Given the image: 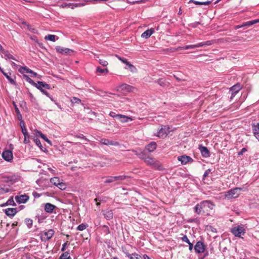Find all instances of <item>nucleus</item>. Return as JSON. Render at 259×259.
<instances>
[{
  "label": "nucleus",
  "instance_id": "f704fd0d",
  "mask_svg": "<svg viewBox=\"0 0 259 259\" xmlns=\"http://www.w3.org/2000/svg\"><path fill=\"white\" fill-rule=\"evenodd\" d=\"M60 181L61 180L58 177H54L50 179L51 183L57 187Z\"/></svg>",
  "mask_w": 259,
  "mask_h": 259
},
{
  "label": "nucleus",
  "instance_id": "7ed1b4c3",
  "mask_svg": "<svg viewBox=\"0 0 259 259\" xmlns=\"http://www.w3.org/2000/svg\"><path fill=\"white\" fill-rule=\"evenodd\" d=\"M213 44L212 40H208L206 42H201L196 45H188L183 47H180V49L182 50H187L189 49H195L197 48L203 47L205 46H210Z\"/></svg>",
  "mask_w": 259,
  "mask_h": 259
},
{
  "label": "nucleus",
  "instance_id": "052dcab7",
  "mask_svg": "<svg viewBox=\"0 0 259 259\" xmlns=\"http://www.w3.org/2000/svg\"><path fill=\"white\" fill-rule=\"evenodd\" d=\"M210 172V169H208L206 170L205 171V172H204V174L203 175V177L204 178L207 177L208 176V175L209 174Z\"/></svg>",
  "mask_w": 259,
  "mask_h": 259
},
{
  "label": "nucleus",
  "instance_id": "79ce46f5",
  "mask_svg": "<svg viewBox=\"0 0 259 259\" xmlns=\"http://www.w3.org/2000/svg\"><path fill=\"white\" fill-rule=\"evenodd\" d=\"M114 176H110L108 177L106 179V180L105 181L104 183L108 184V183H111L115 182L114 179Z\"/></svg>",
  "mask_w": 259,
  "mask_h": 259
},
{
  "label": "nucleus",
  "instance_id": "603ef678",
  "mask_svg": "<svg viewBox=\"0 0 259 259\" xmlns=\"http://www.w3.org/2000/svg\"><path fill=\"white\" fill-rule=\"evenodd\" d=\"M100 64H101L103 66H106L108 65L107 61L104 60L100 59L99 61Z\"/></svg>",
  "mask_w": 259,
  "mask_h": 259
},
{
  "label": "nucleus",
  "instance_id": "c85d7f7f",
  "mask_svg": "<svg viewBox=\"0 0 259 259\" xmlns=\"http://www.w3.org/2000/svg\"><path fill=\"white\" fill-rule=\"evenodd\" d=\"M10 191V188L8 186L1 185L0 186V195L5 194Z\"/></svg>",
  "mask_w": 259,
  "mask_h": 259
},
{
  "label": "nucleus",
  "instance_id": "bb28decb",
  "mask_svg": "<svg viewBox=\"0 0 259 259\" xmlns=\"http://www.w3.org/2000/svg\"><path fill=\"white\" fill-rule=\"evenodd\" d=\"M2 53L4 54L5 59H12L14 60H16V58H14L13 56L9 52V51L6 50H3Z\"/></svg>",
  "mask_w": 259,
  "mask_h": 259
},
{
  "label": "nucleus",
  "instance_id": "3c124183",
  "mask_svg": "<svg viewBox=\"0 0 259 259\" xmlns=\"http://www.w3.org/2000/svg\"><path fill=\"white\" fill-rule=\"evenodd\" d=\"M23 127L22 128V132L23 134L24 135V136L25 137V136H28V135L27 132V130L26 129V128L25 127L24 122H23Z\"/></svg>",
  "mask_w": 259,
  "mask_h": 259
},
{
  "label": "nucleus",
  "instance_id": "a878e982",
  "mask_svg": "<svg viewBox=\"0 0 259 259\" xmlns=\"http://www.w3.org/2000/svg\"><path fill=\"white\" fill-rule=\"evenodd\" d=\"M157 144L156 142H152L148 144L146 148L150 152H153L156 148Z\"/></svg>",
  "mask_w": 259,
  "mask_h": 259
},
{
  "label": "nucleus",
  "instance_id": "09e8293b",
  "mask_svg": "<svg viewBox=\"0 0 259 259\" xmlns=\"http://www.w3.org/2000/svg\"><path fill=\"white\" fill-rule=\"evenodd\" d=\"M157 82L161 87H165L166 85L165 81L163 79H159Z\"/></svg>",
  "mask_w": 259,
  "mask_h": 259
},
{
  "label": "nucleus",
  "instance_id": "dca6fc26",
  "mask_svg": "<svg viewBox=\"0 0 259 259\" xmlns=\"http://www.w3.org/2000/svg\"><path fill=\"white\" fill-rule=\"evenodd\" d=\"M59 6L62 8L73 9L74 7H77V4H74L68 2H63L62 3H60V4L59 5Z\"/></svg>",
  "mask_w": 259,
  "mask_h": 259
},
{
  "label": "nucleus",
  "instance_id": "bf43d9fd",
  "mask_svg": "<svg viewBox=\"0 0 259 259\" xmlns=\"http://www.w3.org/2000/svg\"><path fill=\"white\" fill-rule=\"evenodd\" d=\"M24 143L25 144H28L29 143V136H25V137H24Z\"/></svg>",
  "mask_w": 259,
  "mask_h": 259
},
{
  "label": "nucleus",
  "instance_id": "69168bd1",
  "mask_svg": "<svg viewBox=\"0 0 259 259\" xmlns=\"http://www.w3.org/2000/svg\"><path fill=\"white\" fill-rule=\"evenodd\" d=\"M130 3H139L141 1V0H128Z\"/></svg>",
  "mask_w": 259,
  "mask_h": 259
},
{
  "label": "nucleus",
  "instance_id": "4be33fe9",
  "mask_svg": "<svg viewBox=\"0 0 259 259\" xmlns=\"http://www.w3.org/2000/svg\"><path fill=\"white\" fill-rule=\"evenodd\" d=\"M154 32V30L153 28H151L150 29H148L145 32H144L142 35L141 37L145 38H149L153 33Z\"/></svg>",
  "mask_w": 259,
  "mask_h": 259
},
{
  "label": "nucleus",
  "instance_id": "5701e85b",
  "mask_svg": "<svg viewBox=\"0 0 259 259\" xmlns=\"http://www.w3.org/2000/svg\"><path fill=\"white\" fill-rule=\"evenodd\" d=\"M199 149L203 156L207 157L209 156V151L206 147L199 146Z\"/></svg>",
  "mask_w": 259,
  "mask_h": 259
},
{
  "label": "nucleus",
  "instance_id": "680f3d73",
  "mask_svg": "<svg viewBox=\"0 0 259 259\" xmlns=\"http://www.w3.org/2000/svg\"><path fill=\"white\" fill-rule=\"evenodd\" d=\"M48 169L53 174H55V170L50 167L49 166L46 165Z\"/></svg>",
  "mask_w": 259,
  "mask_h": 259
},
{
  "label": "nucleus",
  "instance_id": "39448f33",
  "mask_svg": "<svg viewBox=\"0 0 259 259\" xmlns=\"http://www.w3.org/2000/svg\"><path fill=\"white\" fill-rule=\"evenodd\" d=\"M231 232L235 236L240 237L241 235L244 234L245 230L242 226H237L232 228Z\"/></svg>",
  "mask_w": 259,
  "mask_h": 259
},
{
  "label": "nucleus",
  "instance_id": "a211bd4d",
  "mask_svg": "<svg viewBox=\"0 0 259 259\" xmlns=\"http://www.w3.org/2000/svg\"><path fill=\"white\" fill-rule=\"evenodd\" d=\"M56 206L50 203H47L45 205V210L48 213H52Z\"/></svg>",
  "mask_w": 259,
  "mask_h": 259
},
{
  "label": "nucleus",
  "instance_id": "6e6d98bb",
  "mask_svg": "<svg viewBox=\"0 0 259 259\" xmlns=\"http://www.w3.org/2000/svg\"><path fill=\"white\" fill-rule=\"evenodd\" d=\"M182 240L184 242H185L187 243H189L190 242V241L188 239L187 236L186 235H184L183 236L182 238H181Z\"/></svg>",
  "mask_w": 259,
  "mask_h": 259
},
{
  "label": "nucleus",
  "instance_id": "2eb2a0df",
  "mask_svg": "<svg viewBox=\"0 0 259 259\" xmlns=\"http://www.w3.org/2000/svg\"><path fill=\"white\" fill-rule=\"evenodd\" d=\"M103 214L105 218L107 220H111L113 218V212L110 209H106L102 211Z\"/></svg>",
  "mask_w": 259,
  "mask_h": 259
},
{
  "label": "nucleus",
  "instance_id": "cd10ccee",
  "mask_svg": "<svg viewBox=\"0 0 259 259\" xmlns=\"http://www.w3.org/2000/svg\"><path fill=\"white\" fill-rule=\"evenodd\" d=\"M145 162L150 165H152L154 167L156 166V161L153 158L150 157H147L145 158Z\"/></svg>",
  "mask_w": 259,
  "mask_h": 259
},
{
  "label": "nucleus",
  "instance_id": "c03bdc74",
  "mask_svg": "<svg viewBox=\"0 0 259 259\" xmlns=\"http://www.w3.org/2000/svg\"><path fill=\"white\" fill-rule=\"evenodd\" d=\"M97 72L101 73H107L108 72V70L107 68L102 69L100 67H97Z\"/></svg>",
  "mask_w": 259,
  "mask_h": 259
},
{
  "label": "nucleus",
  "instance_id": "412c9836",
  "mask_svg": "<svg viewBox=\"0 0 259 259\" xmlns=\"http://www.w3.org/2000/svg\"><path fill=\"white\" fill-rule=\"evenodd\" d=\"M35 87L38 89H43V88H45L49 90L51 89V87L49 84L43 81H38Z\"/></svg>",
  "mask_w": 259,
  "mask_h": 259
},
{
  "label": "nucleus",
  "instance_id": "f257e3e1",
  "mask_svg": "<svg viewBox=\"0 0 259 259\" xmlns=\"http://www.w3.org/2000/svg\"><path fill=\"white\" fill-rule=\"evenodd\" d=\"M242 189L240 188H235L226 193L225 197L228 199L236 198L240 194Z\"/></svg>",
  "mask_w": 259,
  "mask_h": 259
},
{
  "label": "nucleus",
  "instance_id": "49530a36",
  "mask_svg": "<svg viewBox=\"0 0 259 259\" xmlns=\"http://www.w3.org/2000/svg\"><path fill=\"white\" fill-rule=\"evenodd\" d=\"M71 102L73 104H79V103H80L81 100L79 98H77L76 97H73L71 99Z\"/></svg>",
  "mask_w": 259,
  "mask_h": 259
},
{
  "label": "nucleus",
  "instance_id": "20e7f679",
  "mask_svg": "<svg viewBox=\"0 0 259 259\" xmlns=\"http://www.w3.org/2000/svg\"><path fill=\"white\" fill-rule=\"evenodd\" d=\"M169 127L165 125H163L159 130L157 134L155 135L159 138H164L169 133Z\"/></svg>",
  "mask_w": 259,
  "mask_h": 259
},
{
  "label": "nucleus",
  "instance_id": "aec40b11",
  "mask_svg": "<svg viewBox=\"0 0 259 259\" xmlns=\"http://www.w3.org/2000/svg\"><path fill=\"white\" fill-rule=\"evenodd\" d=\"M257 23H259V19H256V20H254L246 22L245 23H244L242 25H237V26H236V29H238V28H241L242 27H243V26H251V25H252L253 24H256Z\"/></svg>",
  "mask_w": 259,
  "mask_h": 259
},
{
  "label": "nucleus",
  "instance_id": "6ab92c4d",
  "mask_svg": "<svg viewBox=\"0 0 259 259\" xmlns=\"http://www.w3.org/2000/svg\"><path fill=\"white\" fill-rule=\"evenodd\" d=\"M118 116V119L122 123L127 122L129 121H132L133 120L132 117L122 114H119Z\"/></svg>",
  "mask_w": 259,
  "mask_h": 259
},
{
  "label": "nucleus",
  "instance_id": "5fc2aeb1",
  "mask_svg": "<svg viewBox=\"0 0 259 259\" xmlns=\"http://www.w3.org/2000/svg\"><path fill=\"white\" fill-rule=\"evenodd\" d=\"M116 57H117V58L120 60L121 62H122L123 63L126 64V63H127L128 61L126 59H124V58H122L119 56H118V55H116Z\"/></svg>",
  "mask_w": 259,
  "mask_h": 259
},
{
  "label": "nucleus",
  "instance_id": "4468645a",
  "mask_svg": "<svg viewBox=\"0 0 259 259\" xmlns=\"http://www.w3.org/2000/svg\"><path fill=\"white\" fill-rule=\"evenodd\" d=\"M178 159L181 162L182 164H186L189 161H192V159L190 157L186 155L179 156Z\"/></svg>",
  "mask_w": 259,
  "mask_h": 259
},
{
  "label": "nucleus",
  "instance_id": "8fccbe9b",
  "mask_svg": "<svg viewBox=\"0 0 259 259\" xmlns=\"http://www.w3.org/2000/svg\"><path fill=\"white\" fill-rule=\"evenodd\" d=\"M39 90L41 91V92L42 94H45V95H46L47 97H48L49 98H50L52 101H53V99L52 97L51 96H50V94H49L47 91H45V90H44V89H39Z\"/></svg>",
  "mask_w": 259,
  "mask_h": 259
},
{
  "label": "nucleus",
  "instance_id": "f8f14e48",
  "mask_svg": "<svg viewBox=\"0 0 259 259\" xmlns=\"http://www.w3.org/2000/svg\"><path fill=\"white\" fill-rule=\"evenodd\" d=\"M194 249L196 252L202 253L205 250L204 245L202 242L198 241L195 244Z\"/></svg>",
  "mask_w": 259,
  "mask_h": 259
},
{
  "label": "nucleus",
  "instance_id": "13d9d810",
  "mask_svg": "<svg viewBox=\"0 0 259 259\" xmlns=\"http://www.w3.org/2000/svg\"><path fill=\"white\" fill-rule=\"evenodd\" d=\"M35 143H36V144L39 147H40L41 146V143H40V141L39 139H34V140Z\"/></svg>",
  "mask_w": 259,
  "mask_h": 259
},
{
  "label": "nucleus",
  "instance_id": "ea45409f",
  "mask_svg": "<svg viewBox=\"0 0 259 259\" xmlns=\"http://www.w3.org/2000/svg\"><path fill=\"white\" fill-rule=\"evenodd\" d=\"M60 259H71L69 253L65 252L63 253L60 257Z\"/></svg>",
  "mask_w": 259,
  "mask_h": 259
},
{
  "label": "nucleus",
  "instance_id": "f03ea898",
  "mask_svg": "<svg viewBox=\"0 0 259 259\" xmlns=\"http://www.w3.org/2000/svg\"><path fill=\"white\" fill-rule=\"evenodd\" d=\"M202 212L209 214V212L214 207V204L210 201H203L201 202Z\"/></svg>",
  "mask_w": 259,
  "mask_h": 259
},
{
  "label": "nucleus",
  "instance_id": "e2e57ef3",
  "mask_svg": "<svg viewBox=\"0 0 259 259\" xmlns=\"http://www.w3.org/2000/svg\"><path fill=\"white\" fill-rule=\"evenodd\" d=\"M14 105L15 106V109L17 114H20V111L17 107L15 103H14Z\"/></svg>",
  "mask_w": 259,
  "mask_h": 259
},
{
  "label": "nucleus",
  "instance_id": "de8ad7c7",
  "mask_svg": "<svg viewBox=\"0 0 259 259\" xmlns=\"http://www.w3.org/2000/svg\"><path fill=\"white\" fill-rule=\"evenodd\" d=\"M25 222L26 223L27 226L29 228H31V226L32 225V223H33V221H32V220H31L30 219H27L25 220Z\"/></svg>",
  "mask_w": 259,
  "mask_h": 259
},
{
  "label": "nucleus",
  "instance_id": "393cba45",
  "mask_svg": "<svg viewBox=\"0 0 259 259\" xmlns=\"http://www.w3.org/2000/svg\"><path fill=\"white\" fill-rule=\"evenodd\" d=\"M5 213L8 216H14L17 213L16 208H8L5 209Z\"/></svg>",
  "mask_w": 259,
  "mask_h": 259
},
{
  "label": "nucleus",
  "instance_id": "58836bf2",
  "mask_svg": "<svg viewBox=\"0 0 259 259\" xmlns=\"http://www.w3.org/2000/svg\"><path fill=\"white\" fill-rule=\"evenodd\" d=\"M126 67H125V69L130 70L132 72H134L136 70L135 67L134 65H133L132 64H131L129 62L126 63Z\"/></svg>",
  "mask_w": 259,
  "mask_h": 259
},
{
  "label": "nucleus",
  "instance_id": "e433bc0d",
  "mask_svg": "<svg viewBox=\"0 0 259 259\" xmlns=\"http://www.w3.org/2000/svg\"><path fill=\"white\" fill-rule=\"evenodd\" d=\"M23 78L25 79V80L30 83L31 84L34 85V86H36V83L34 82L33 80H32L28 75H23Z\"/></svg>",
  "mask_w": 259,
  "mask_h": 259
},
{
  "label": "nucleus",
  "instance_id": "c756f323",
  "mask_svg": "<svg viewBox=\"0 0 259 259\" xmlns=\"http://www.w3.org/2000/svg\"><path fill=\"white\" fill-rule=\"evenodd\" d=\"M45 39L54 42L58 39V37L55 35L49 34L45 37Z\"/></svg>",
  "mask_w": 259,
  "mask_h": 259
},
{
  "label": "nucleus",
  "instance_id": "7c9ffc66",
  "mask_svg": "<svg viewBox=\"0 0 259 259\" xmlns=\"http://www.w3.org/2000/svg\"><path fill=\"white\" fill-rule=\"evenodd\" d=\"M253 131L255 137L259 141V123L253 126Z\"/></svg>",
  "mask_w": 259,
  "mask_h": 259
},
{
  "label": "nucleus",
  "instance_id": "774afa93",
  "mask_svg": "<svg viewBox=\"0 0 259 259\" xmlns=\"http://www.w3.org/2000/svg\"><path fill=\"white\" fill-rule=\"evenodd\" d=\"M188 244H189V250H192V249H193V244H192V243H191L190 242H189V243H188Z\"/></svg>",
  "mask_w": 259,
  "mask_h": 259
},
{
  "label": "nucleus",
  "instance_id": "1a4fd4ad",
  "mask_svg": "<svg viewBox=\"0 0 259 259\" xmlns=\"http://www.w3.org/2000/svg\"><path fill=\"white\" fill-rule=\"evenodd\" d=\"M3 158L7 161H11L13 160V155L10 150H5L2 153Z\"/></svg>",
  "mask_w": 259,
  "mask_h": 259
},
{
  "label": "nucleus",
  "instance_id": "a18cd8bd",
  "mask_svg": "<svg viewBox=\"0 0 259 259\" xmlns=\"http://www.w3.org/2000/svg\"><path fill=\"white\" fill-rule=\"evenodd\" d=\"M6 204L7 205H13V206H16V204H15L14 200H13V197H11L10 198L7 202L6 203Z\"/></svg>",
  "mask_w": 259,
  "mask_h": 259
},
{
  "label": "nucleus",
  "instance_id": "864d4df0",
  "mask_svg": "<svg viewBox=\"0 0 259 259\" xmlns=\"http://www.w3.org/2000/svg\"><path fill=\"white\" fill-rule=\"evenodd\" d=\"M109 115L113 118H116L117 119H118V116L119 115V114H117L115 112L111 111L110 112Z\"/></svg>",
  "mask_w": 259,
  "mask_h": 259
},
{
  "label": "nucleus",
  "instance_id": "423d86ee",
  "mask_svg": "<svg viewBox=\"0 0 259 259\" xmlns=\"http://www.w3.org/2000/svg\"><path fill=\"white\" fill-rule=\"evenodd\" d=\"M55 49L58 53L61 54L62 55H70V53L73 52V51L71 49L64 48L61 46H57Z\"/></svg>",
  "mask_w": 259,
  "mask_h": 259
},
{
  "label": "nucleus",
  "instance_id": "338daca9",
  "mask_svg": "<svg viewBox=\"0 0 259 259\" xmlns=\"http://www.w3.org/2000/svg\"><path fill=\"white\" fill-rule=\"evenodd\" d=\"M67 244V242H66V243H64L63 244V246H62V247L61 248V250L62 251H64L65 250Z\"/></svg>",
  "mask_w": 259,
  "mask_h": 259
},
{
  "label": "nucleus",
  "instance_id": "ddd939ff",
  "mask_svg": "<svg viewBox=\"0 0 259 259\" xmlns=\"http://www.w3.org/2000/svg\"><path fill=\"white\" fill-rule=\"evenodd\" d=\"M100 143L103 145H112L117 146L119 145V143L116 141H110L106 139H102L100 140Z\"/></svg>",
  "mask_w": 259,
  "mask_h": 259
},
{
  "label": "nucleus",
  "instance_id": "9b49d317",
  "mask_svg": "<svg viewBox=\"0 0 259 259\" xmlns=\"http://www.w3.org/2000/svg\"><path fill=\"white\" fill-rule=\"evenodd\" d=\"M241 87L240 84H236L230 88V91L231 92V99H232L238 92L241 90Z\"/></svg>",
  "mask_w": 259,
  "mask_h": 259
},
{
  "label": "nucleus",
  "instance_id": "4c0bfd02",
  "mask_svg": "<svg viewBox=\"0 0 259 259\" xmlns=\"http://www.w3.org/2000/svg\"><path fill=\"white\" fill-rule=\"evenodd\" d=\"M195 211L198 214H199L201 212H202V208L201 205V202L200 204H197L195 208Z\"/></svg>",
  "mask_w": 259,
  "mask_h": 259
},
{
  "label": "nucleus",
  "instance_id": "0e129e2a",
  "mask_svg": "<svg viewBox=\"0 0 259 259\" xmlns=\"http://www.w3.org/2000/svg\"><path fill=\"white\" fill-rule=\"evenodd\" d=\"M135 152H136V154L137 155H139L140 158H143V159L144 158V157H143V154L142 152H141L139 154L137 152V151H135Z\"/></svg>",
  "mask_w": 259,
  "mask_h": 259
},
{
  "label": "nucleus",
  "instance_id": "473e14b6",
  "mask_svg": "<svg viewBox=\"0 0 259 259\" xmlns=\"http://www.w3.org/2000/svg\"><path fill=\"white\" fill-rule=\"evenodd\" d=\"M35 133L36 136H40L41 138H42L47 143L50 144H51V141L41 132L38 131H36Z\"/></svg>",
  "mask_w": 259,
  "mask_h": 259
},
{
  "label": "nucleus",
  "instance_id": "f3484780",
  "mask_svg": "<svg viewBox=\"0 0 259 259\" xmlns=\"http://www.w3.org/2000/svg\"><path fill=\"white\" fill-rule=\"evenodd\" d=\"M2 73L4 74V75L8 79V80L9 81V82L12 84H14V85H16V81H15L13 77H15V76L14 75H13V76H11V73H6L5 72V71H4L3 72H2Z\"/></svg>",
  "mask_w": 259,
  "mask_h": 259
},
{
  "label": "nucleus",
  "instance_id": "6e6552de",
  "mask_svg": "<svg viewBox=\"0 0 259 259\" xmlns=\"http://www.w3.org/2000/svg\"><path fill=\"white\" fill-rule=\"evenodd\" d=\"M16 202L19 204L25 203L29 199V196L26 194L17 195L15 197Z\"/></svg>",
  "mask_w": 259,
  "mask_h": 259
},
{
  "label": "nucleus",
  "instance_id": "0eeeda50",
  "mask_svg": "<svg viewBox=\"0 0 259 259\" xmlns=\"http://www.w3.org/2000/svg\"><path fill=\"white\" fill-rule=\"evenodd\" d=\"M54 234V231L52 229H50L47 232H43L41 235V239L42 241H46L50 239Z\"/></svg>",
  "mask_w": 259,
  "mask_h": 259
},
{
  "label": "nucleus",
  "instance_id": "a19ab883",
  "mask_svg": "<svg viewBox=\"0 0 259 259\" xmlns=\"http://www.w3.org/2000/svg\"><path fill=\"white\" fill-rule=\"evenodd\" d=\"M57 187L60 189L61 190H65L66 188V185L65 183L63 182V180H61V181L59 182V184H58V186Z\"/></svg>",
  "mask_w": 259,
  "mask_h": 259
},
{
  "label": "nucleus",
  "instance_id": "b1692460",
  "mask_svg": "<svg viewBox=\"0 0 259 259\" xmlns=\"http://www.w3.org/2000/svg\"><path fill=\"white\" fill-rule=\"evenodd\" d=\"M123 252L129 259H140L141 258V256L137 253H134L131 254L124 250Z\"/></svg>",
  "mask_w": 259,
  "mask_h": 259
},
{
  "label": "nucleus",
  "instance_id": "4d7b16f0",
  "mask_svg": "<svg viewBox=\"0 0 259 259\" xmlns=\"http://www.w3.org/2000/svg\"><path fill=\"white\" fill-rule=\"evenodd\" d=\"M76 137H77V138L84 139L88 142L89 141V140L86 138L83 135L76 136Z\"/></svg>",
  "mask_w": 259,
  "mask_h": 259
},
{
  "label": "nucleus",
  "instance_id": "72a5a7b5",
  "mask_svg": "<svg viewBox=\"0 0 259 259\" xmlns=\"http://www.w3.org/2000/svg\"><path fill=\"white\" fill-rule=\"evenodd\" d=\"M19 71L21 73H33V71L32 70H31V69L27 68L26 67H21L19 69Z\"/></svg>",
  "mask_w": 259,
  "mask_h": 259
},
{
  "label": "nucleus",
  "instance_id": "37998d69",
  "mask_svg": "<svg viewBox=\"0 0 259 259\" xmlns=\"http://www.w3.org/2000/svg\"><path fill=\"white\" fill-rule=\"evenodd\" d=\"M88 227V225L87 224H81L77 227V230H79V231H83V230H85Z\"/></svg>",
  "mask_w": 259,
  "mask_h": 259
},
{
  "label": "nucleus",
  "instance_id": "9d476101",
  "mask_svg": "<svg viewBox=\"0 0 259 259\" xmlns=\"http://www.w3.org/2000/svg\"><path fill=\"white\" fill-rule=\"evenodd\" d=\"M134 88L126 84H122L118 87V91L122 92H133Z\"/></svg>",
  "mask_w": 259,
  "mask_h": 259
},
{
  "label": "nucleus",
  "instance_id": "c9c22d12",
  "mask_svg": "<svg viewBox=\"0 0 259 259\" xmlns=\"http://www.w3.org/2000/svg\"><path fill=\"white\" fill-rule=\"evenodd\" d=\"M191 2L194 3L195 4L199 5H208L211 3V1H208L206 2H200L195 1L194 0H191V1H190L189 3H191Z\"/></svg>",
  "mask_w": 259,
  "mask_h": 259
},
{
  "label": "nucleus",
  "instance_id": "2f4dec72",
  "mask_svg": "<svg viewBox=\"0 0 259 259\" xmlns=\"http://www.w3.org/2000/svg\"><path fill=\"white\" fill-rule=\"evenodd\" d=\"M115 181H117L118 183H119L120 182L122 181L127 178H128V177L127 176L125 175H121L118 176H114Z\"/></svg>",
  "mask_w": 259,
  "mask_h": 259
}]
</instances>
